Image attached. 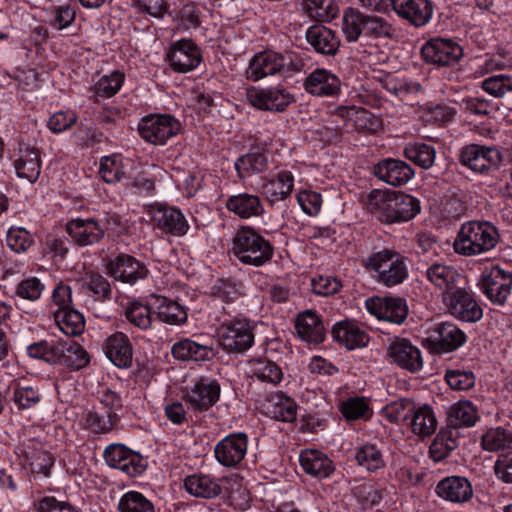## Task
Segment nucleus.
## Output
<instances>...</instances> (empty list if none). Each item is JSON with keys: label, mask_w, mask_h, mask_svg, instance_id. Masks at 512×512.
Instances as JSON below:
<instances>
[{"label": "nucleus", "mask_w": 512, "mask_h": 512, "mask_svg": "<svg viewBox=\"0 0 512 512\" xmlns=\"http://www.w3.org/2000/svg\"><path fill=\"white\" fill-rule=\"evenodd\" d=\"M211 294L221 301L234 302L245 294L241 282L233 279H218L211 287Z\"/></svg>", "instance_id": "56"}, {"label": "nucleus", "mask_w": 512, "mask_h": 512, "mask_svg": "<svg viewBox=\"0 0 512 512\" xmlns=\"http://www.w3.org/2000/svg\"><path fill=\"white\" fill-rule=\"evenodd\" d=\"M154 224L165 233L182 237L189 231V223L184 214L175 207L156 205L150 209Z\"/></svg>", "instance_id": "16"}, {"label": "nucleus", "mask_w": 512, "mask_h": 512, "mask_svg": "<svg viewBox=\"0 0 512 512\" xmlns=\"http://www.w3.org/2000/svg\"><path fill=\"white\" fill-rule=\"evenodd\" d=\"M442 302L456 319L477 322L482 318L483 311L480 305L467 290L460 286L443 296Z\"/></svg>", "instance_id": "11"}, {"label": "nucleus", "mask_w": 512, "mask_h": 512, "mask_svg": "<svg viewBox=\"0 0 512 512\" xmlns=\"http://www.w3.org/2000/svg\"><path fill=\"white\" fill-rule=\"evenodd\" d=\"M104 354L109 361L118 368L131 367L133 361V349L129 337L120 331L107 336L102 344Z\"/></svg>", "instance_id": "22"}, {"label": "nucleus", "mask_w": 512, "mask_h": 512, "mask_svg": "<svg viewBox=\"0 0 512 512\" xmlns=\"http://www.w3.org/2000/svg\"><path fill=\"white\" fill-rule=\"evenodd\" d=\"M295 329L299 338L309 344H319L325 338L323 323L313 310H306L297 316Z\"/></svg>", "instance_id": "35"}, {"label": "nucleus", "mask_w": 512, "mask_h": 512, "mask_svg": "<svg viewBox=\"0 0 512 512\" xmlns=\"http://www.w3.org/2000/svg\"><path fill=\"white\" fill-rule=\"evenodd\" d=\"M11 158L19 178L26 179L30 183L38 180L41 172V159L36 148L20 143Z\"/></svg>", "instance_id": "20"}, {"label": "nucleus", "mask_w": 512, "mask_h": 512, "mask_svg": "<svg viewBox=\"0 0 512 512\" xmlns=\"http://www.w3.org/2000/svg\"><path fill=\"white\" fill-rule=\"evenodd\" d=\"M367 266L376 272V279L386 287L401 284L408 277L405 257L391 250L374 253L367 260Z\"/></svg>", "instance_id": "4"}, {"label": "nucleus", "mask_w": 512, "mask_h": 512, "mask_svg": "<svg viewBox=\"0 0 512 512\" xmlns=\"http://www.w3.org/2000/svg\"><path fill=\"white\" fill-rule=\"evenodd\" d=\"M299 461L304 472L317 479L328 478L335 469L333 461L317 449L302 450Z\"/></svg>", "instance_id": "30"}, {"label": "nucleus", "mask_w": 512, "mask_h": 512, "mask_svg": "<svg viewBox=\"0 0 512 512\" xmlns=\"http://www.w3.org/2000/svg\"><path fill=\"white\" fill-rule=\"evenodd\" d=\"M460 161L471 171L482 174L496 168L501 161V155L493 147L471 144L462 148Z\"/></svg>", "instance_id": "14"}, {"label": "nucleus", "mask_w": 512, "mask_h": 512, "mask_svg": "<svg viewBox=\"0 0 512 512\" xmlns=\"http://www.w3.org/2000/svg\"><path fill=\"white\" fill-rule=\"evenodd\" d=\"M416 403L408 398L393 401L385 407L386 416L391 422H403L408 426Z\"/></svg>", "instance_id": "58"}, {"label": "nucleus", "mask_w": 512, "mask_h": 512, "mask_svg": "<svg viewBox=\"0 0 512 512\" xmlns=\"http://www.w3.org/2000/svg\"><path fill=\"white\" fill-rule=\"evenodd\" d=\"M152 300L148 304L140 301H133L125 308V317L130 324L141 329L147 330L152 325Z\"/></svg>", "instance_id": "49"}, {"label": "nucleus", "mask_w": 512, "mask_h": 512, "mask_svg": "<svg viewBox=\"0 0 512 512\" xmlns=\"http://www.w3.org/2000/svg\"><path fill=\"white\" fill-rule=\"evenodd\" d=\"M480 285L484 295L493 304L503 306L511 293L512 273L493 266L482 273Z\"/></svg>", "instance_id": "10"}, {"label": "nucleus", "mask_w": 512, "mask_h": 512, "mask_svg": "<svg viewBox=\"0 0 512 512\" xmlns=\"http://www.w3.org/2000/svg\"><path fill=\"white\" fill-rule=\"evenodd\" d=\"M151 300L153 312L161 322L179 326L187 321L186 309L177 301L159 295H152Z\"/></svg>", "instance_id": "33"}, {"label": "nucleus", "mask_w": 512, "mask_h": 512, "mask_svg": "<svg viewBox=\"0 0 512 512\" xmlns=\"http://www.w3.org/2000/svg\"><path fill=\"white\" fill-rule=\"evenodd\" d=\"M247 366L250 375L263 383L276 386L283 379L281 367L269 359L255 357L248 361Z\"/></svg>", "instance_id": "39"}, {"label": "nucleus", "mask_w": 512, "mask_h": 512, "mask_svg": "<svg viewBox=\"0 0 512 512\" xmlns=\"http://www.w3.org/2000/svg\"><path fill=\"white\" fill-rule=\"evenodd\" d=\"M166 60L170 67L179 73L189 72L201 62L199 48L191 40L181 39L176 41L166 54Z\"/></svg>", "instance_id": "17"}, {"label": "nucleus", "mask_w": 512, "mask_h": 512, "mask_svg": "<svg viewBox=\"0 0 512 512\" xmlns=\"http://www.w3.org/2000/svg\"><path fill=\"white\" fill-rule=\"evenodd\" d=\"M107 271L115 280L135 284L147 276L148 270L143 263L131 255L121 254L109 260Z\"/></svg>", "instance_id": "19"}, {"label": "nucleus", "mask_w": 512, "mask_h": 512, "mask_svg": "<svg viewBox=\"0 0 512 512\" xmlns=\"http://www.w3.org/2000/svg\"><path fill=\"white\" fill-rule=\"evenodd\" d=\"M405 157L423 169L432 167L435 161V149L425 143H409L404 148Z\"/></svg>", "instance_id": "50"}, {"label": "nucleus", "mask_w": 512, "mask_h": 512, "mask_svg": "<svg viewBox=\"0 0 512 512\" xmlns=\"http://www.w3.org/2000/svg\"><path fill=\"white\" fill-rule=\"evenodd\" d=\"M76 13V7L70 3L52 6L48 10V23L57 30H64L74 23Z\"/></svg>", "instance_id": "57"}, {"label": "nucleus", "mask_w": 512, "mask_h": 512, "mask_svg": "<svg viewBox=\"0 0 512 512\" xmlns=\"http://www.w3.org/2000/svg\"><path fill=\"white\" fill-rule=\"evenodd\" d=\"M346 114L353 121L354 127L358 131L375 133L380 127L379 120L364 108L356 109L352 107L346 109Z\"/></svg>", "instance_id": "59"}, {"label": "nucleus", "mask_w": 512, "mask_h": 512, "mask_svg": "<svg viewBox=\"0 0 512 512\" xmlns=\"http://www.w3.org/2000/svg\"><path fill=\"white\" fill-rule=\"evenodd\" d=\"M365 14L354 8H347L342 15L341 31L348 42H355L364 33Z\"/></svg>", "instance_id": "47"}, {"label": "nucleus", "mask_w": 512, "mask_h": 512, "mask_svg": "<svg viewBox=\"0 0 512 512\" xmlns=\"http://www.w3.org/2000/svg\"><path fill=\"white\" fill-rule=\"evenodd\" d=\"M306 40L313 49L323 55H335L340 46V39L332 29L313 25L306 31Z\"/></svg>", "instance_id": "34"}, {"label": "nucleus", "mask_w": 512, "mask_h": 512, "mask_svg": "<svg viewBox=\"0 0 512 512\" xmlns=\"http://www.w3.org/2000/svg\"><path fill=\"white\" fill-rule=\"evenodd\" d=\"M171 352L174 358L182 361H205L214 355L211 346L191 339H183L174 343Z\"/></svg>", "instance_id": "40"}, {"label": "nucleus", "mask_w": 512, "mask_h": 512, "mask_svg": "<svg viewBox=\"0 0 512 512\" xmlns=\"http://www.w3.org/2000/svg\"><path fill=\"white\" fill-rule=\"evenodd\" d=\"M421 53L426 62L446 66L455 64L463 55V50L451 39L434 38L423 45Z\"/></svg>", "instance_id": "15"}, {"label": "nucleus", "mask_w": 512, "mask_h": 512, "mask_svg": "<svg viewBox=\"0 0 512 512\" xmlns=\"http://www.w3.org/2000/svg\"><path fill=\"white\" fill-rule=\"evenodd\" d=\"M184 488L196 498L213 499L221 494L220 480L210 474L194 473L184 479Z\"/></svg>", "instance_id": "31"}, {"label": "nucleus", "mask_w": 512, "mask_h": 512, "mask_svg": "<svg viewBox=\"0 0 512 512\" xmlns=\"http://www.w3.org/2000/svg\"><path fill=\"white\" fill-rule=\"evenodd\" d=\"M332 336L348 350L362 348L369 341L366 331L358 323L350 320L336 323L332 329Z\"/></svg>", "instance_id": "29"}, {"label": "nucleus", "mask_w": 512, "mask_h": 512, "mask_svg": "<svg viewBox=\"0 0 512 512\" xmlns=\"http://www.w3.org/2000/svg\"><path fill=\"white\" fill-rule=\"evenodd\" d=\"M117 508L119 512H155L152 501L134 490L128 491L120 497Z\"/></svg>", "instance_id": "53"}, {"label": "nucleus", "mask_w": 512, "mask_h": 512, "mask_svg": "<svg viewBox=\"0 0 512 512\" xmlns=\"http://www.w3.org/2000/svg\"><path fill=\"white\" fill-rule=\"evenodd\" d=\"M444 379L447 385L456 391L470 390L475 386L476 381L474 373L465 369H448Z\"/></svg>", "instance_id": "60"}, {"label": "nucleus", "mask_w": 512, "mask_h": 512, "mask_svg": "<svg viewBox=\"0 0 512 512\" xmlns=\"http://www.w3.org/2000/svg\"><path fill=\"white\" fill-rule=\"evenodd\" d=\"M252 323L245 318H237L223 323L218 329L221 345L231 352H244L254 343Z\"/></svg>", "instance_id": "8"}, {"label": "nucleus", "mask_w": 512, "mask_h": 512, "mask_svg": "<svg viewBox=\"0 0 512 512\" xmlns=\"http://www.w3.org/2000/svg\"><path fill=\"white\" fill-rule=\"evenodd\" d=\"M45 285L40 279L30 276L21 280L15 287L14 296L23 300L35 302L40 299Z\"/></svg>", "instance_id": "61"}, {"label": "nucleus", "mask_w": 512, "mask_h": 512, "mask_svg": "<svg viewBox=\"0 0 512 512\" xmlns=\"http://www.w3.org/2000/svg\"><path fill=\"white\" fill-rule=\"evenodd\" d=\"M81 286L86 293H91L98 300L108 298L111 293L109 282L100 274H87L82 279Z\"/></svg>", "instance_id": "62"}, {"label": "nucleus", "mask_w": 512, "mask_h": 512, "mask_svg": "<svg viewBox=\"0 0 512 512\" xmlns=\"http://www.w3.org/2000/svg\"><path fill=\"white\" fill-rule=\"evenodd\" d=\"M436 494L453 503H464L473 496V488L470 481L465 477L451 476L439 481L435 488Z\"/></svg>", "instance_id": "28"}, {"label": "nucleus", "mask_w": 512, "mask_h": 512, "mask_svg": "<svg viewBox=\"0 0 512 512\" xmlns=\"http://www.w3.org/2000/svg\"><path fill=\"white\" fill-rule=\"evenodd\" d=\"M357 464L368 472H376L384 469L386 458L383 450L374 443H365L355 452Z\"/></svg>", "instance_id": "42"}, {"label": "nucleus", "mask_w": 512, "mask_h": 512, "mask_svg": "<svg viewBox=\"0 0 512 512\" xmlns=\"http://www.w3.org/2000/svg\"><path fill=\"white\" fill-rule=\"evenodd\" d=\"M54 353L57 364L65 365L74 370H80L88 365L90 359L87 351L76 341H56L54 343Z\"/></svg>", "instance_id": "32"}, {"label": "nucleus", "mask_w": 512, "mask_h": 512, "mask_svg": "<svg viewBox=\"0 0 512 512\" xmlns=\"http://www.w3.org/2000/svg\"><path fill=\"white\" fill-rule=\"evenodd\" d=\"M367 311L379 320L402 324L408 315V305L401 297H372L365 301Z\"/></svg>", "instance_id": "13"}, {"label": "nucleus", "mask_w": 512, "mask_h": 512, "mask_svg": "<svg viewBox=\"0 0 512 512\" xmlns=\"http://www.w3.org/2000/svg\"><path fill=\"white\" fill-rule=\"evenodd\" d=\"M66 232L74 243L88 246L97 243L104 236V229L92 218H75L66 224Z\"/></svg>", "instance_id": "27"}, {"label": "nucleus", "mask_w": 512, "mask_h": 512, "mask_svg": "<svg viewBox=\"0 0 512 512\" xmlns=\"http://www.w3.org/2000/svg\"><path fill=\"white\" fill-rule=\"evenodd\" d=\"M425 277L441 292L442 297L457 289L462 281L461 274L454 266L441 262L428 265Z\"/></svg>", "instance_id": "25"}, {"label": "nucleus", "mask_w": 512, "mask_h": 512, "mask_svg": "<svg viewBox=\"0 0 512 512\" xmlns=\"http://www.w3.org/2000/svg\"><path fill=\"white\" fill-rule=\"evenodd\" d=\"M266 409L272 418L283 422H293L297 416L296 402L284 394L272 396Z\"/></svg>", "instance_id": "45"}, {"label": "nucleus", "mask_w": 512, "mask_h": 512, "mask_svg": "<svg viewBox=\"0 0 512 512\" xmlns=\"http://www.w3.org/2000/svg\"><path fill=\"white\" fill-rule=\"evenodd\" d=\"M247 102L259 110L283 112L294 102V96L281 85L251 87L246 91Z\"/></svg>", "instance_id": "7"}, {"label": "nucleus", "mask_w": 512, "mask_h": 512, "mask_svg": "<svg viewBox=\"0 0 512 512\" xmlns=\"http://www.w3.org/2000/svg\"><path fill=\"white\" fill-rule=\"evenodd\" d=\"M226 208L241 219L258 217L264 212V206L260 198L250 193H239L230 196L226 201Z\"/></svg>", "instance_id": "36"}, {"label": "nucleus", "mask_w": 512, "mask_h": 512, "mask_svg": "<svg viewBox=\"0 0 512 512\" xmlns=\"http://www.w3.org/2000/svg\"><path fill=\"white\" fill-rule=\"evenodd\" d=\"M339 409L346 420H367L372 415L368 400L359 396L342 401Z\"/></svg>", "instance_id": "51"}, {"label": "nucleus", "mask_w": 512, "mask_h": 512, "mask_svg": "<svg viewBox=\"0 0 512 512\" xmlns=\"http://www.w3.org/2000/svg\"><path fill=\"white\" fill-rule=\"evenodd\" d=\"M84 427L95 434L111 432L119 421L116 412L87 410L83 413Z\"/></svg>", "instance_id": "41"}, {"label": "nucleus", "mask_w": 512, "mask_h": 512, "mask_svg": "<svg viewBox=\"0 0 512 512\" xmlns=\"http://www.w3.org/2000/svg\"><path fill=\"white\" fill-rule=\"evenodd\" d=\"M181 129L178 119L170 114H149L141 118L138 132L141 138L152 145H164Z\"/></svg>", "instance_id": "6"}, {"label": "nucleus", "mask_w": 512, "mask_h": 512, "mask_svg": "<svg viewBox=\"0 0 512 512\" xmlns=\"http://www.w3.org/2000/svg\"><path fill=\"white\" fill-rule=\"evenodd\" d=\"M106 464L118 469L129 477H137L144 473L147 461L139 453L121 443H112L103 451Z\"/></svg>", "instance_id": "9"}, {"label": "nucleus", "mask_w": 512, "mask_h": 512, "mask_svg": "<svg viewBox=\"0 0 512 512\" xmlns=\"http://www.w3.org/2000/svg\"><path fill=\"white\" fill-rule=\"evenodd\" d=\"M124 80L125 74L119 70L103 75L92 87L93 96L95 98L114 96L121 89Z\"/></svg>", "instance_id": "52"}, {"label": "nucleus", "mask_w": 512, "mask_h": 512, "mask_svg": "<svg viewBox=\"0 0 512 512\" xmlns=\"http://www.w3.org/2000/svg\"><path fill=\"white\" fill-rule=\"evenodd\" d=\"M408 426L418 436L432 435L437 428V419L432 407L425 403H416Z\"/></svg>", "instance_id": "38"}, {"label": "nucleus", "mask_w": 512, "mask_h": 512, "mask_svg": "<svg viewBox=\"0 0 512 512\" xmlns=\"http://www.w3.org/2000/svg\"><path fill=\"white\" fill-rule=\"evenodd\" d=\"M466 342V334L454 323L434 325L421 339L422 346L432 354H447L456 351Z\"/></svg>", "instance_id": "5"}, {"label": "nucleus", "mask_w": 512, "mask_h": 512, "mask_svg": "<svg viewBox=\"0 0 512 512\" xmlns=\"http://www.w3.org/2000/svg\"><path fill=\"white\" fill-rule=\"evenodd\" d=\"M229 253L243 265L262 267L274 256V246L259 230L240 226L231 238Z\"/></svg>", "instance_id": "1"}, {"label": "nucleus", "mask_w": 512, "mask_h": 512, "mask_svg": "<svg viewBox=\"0 0 512 512\" xmlns=\"http://www.w3.org/2000/svg\"><path fill=\"white\" fill-rule=\"evenodd\" d=\"M481 446L489 452L512 449V431L503 427L489 428L481 437Z\"/></svg>", "instance_id": "48"}, {"label": "nucleus", "mask_w": 512, "mask_h": 512, "mask_svg": "<svg viewBox=\"0 0 512 512\" xmlns=\"http://www.w3.org/2000/svg\"><path fill=\"white\" fill-rule=\"evenodd\" d=\"M481 87L488 94L502 98L507 92H512V76L499 74L488 77L482 81Z\"/></svg>", "instance_id": "64"}, {"label": "nucleus", "mask_w": 512, "mask_h": 512, "mask_svg": "<svg viewBox=\"0 0 512 512\" xmlns=\"http://www.w3.org/2000/svg\"><path fill=\"white\" fill-rule=\"evenodd\" d=\"M220 396V385L215 380L200 378L185 391L184 399L194 410L203 411L213 406Z\"/></svg>", "instance_id": "18"}, {"label": "nucleus", "mask_w": 512, "mask_h": 512, "mask_svg": "<svg viewBox=\"0 0 512 512\" xmlns=\"http://www.w3.org/2000/svg\"><path fill=\"white\" fill-rule=\"evenodd\" d=\"M234 167L240 178H248L262 173L268 168V157L265 153L260 152L247 153L235 161Z\"/></svg>", "instance_id": "46"}, {"label": "nucleus", "mask_w": 512, "mask_h": 512, "mask_svg": "<svg viewBox=\"0 0 512 512\" xmlns=\"http://www.w3.org/2000/svg\"><path fill=\"white\" fill-rule=\"evenodd\" d=\"M247 449V434L236 432L226 435L215 445L214 455L220 465L235 468L245 459Z\"/></svg>", "instance_id": "12"}, {"label": "nucleus", "mask_w": 512, "mask_h": 512, "mask_svg": "<svg viewBox=\"0 0 512 512\" xmlns=\"http://www.w3.org/2000/svg\"><path fill=\"white\" fill-rule=\"evenodd\" d=\"M303 88L312 96L335 97L340 93L341 81L330 70L316 68L305 78Z\"/></svg>", "instance_id": "21"}, {"label": "nucleus", "mask_w": 512, "mask_h": 512, "mask_svg": "<svg viewBox=\"0 0 512 512\" xmlns=\"http://www.w3.org/2000/svg\"><path fill=\"white\" fill-rule=\"evenodd\" d=\"M498 242V232L491 223L470 221L464 223L454 241L456 253L473 256L492 250Z\"/></svg>", "instance_id": "2"}, {"label": "nucleus", "mask_w": 512, "mask_h": 512, "mask_svg": "<svg viewBox=\"0 0 512 512\" xmlns=\"http://www.w3.org/2000/svg\"><path fill=\"white\" fill-rule=\"evenodd\" d=\"M388 356L392 362L411 372H417L423 367L420 350L405 338L396 337L390 342Z\"/></svg>", "instance_id": "24"}, {"label": "nucleus", "mask_w": 512, "mask_h": 512, "mask_svg": "<svg viewBox=\"0 0 512 512\" xmlns=\"http://www.w3.org/2000/svg\"><path fill=\"white\" fill-rule=\"evenodd\" d=\"M99 174L108 184L121 181L126 174V165L118 155L105 156L100 161Z\"/></svg>", "instance_id": "54"}, {"label": "nucleus", "mask_w": 512, "mask_h": 512, "mask_svg": "<svg viewBox=\"0 0 512 512\" xmlns=\"http://www.w3.org/2000/svg\"><path fill=\"white\" fill-rule=\"evenodd\" d=\"M394 11L416 27L425 26L432 18L430 0H391Z\"/></svg>", "instance_id": "26"}, {"label": "nucleus", "mask_w": 512, "mask_h": 512, "mask_svg": "<svg viewBox=\"0 0 512 512\" xmlns=\"http://www.w3.org/2000/svg\"><path fill=\"white\" fill-rule=\"evenodd\" d=\"M373 172L379 180L394 187L405 185L415 174L409 164L393 158H386L375 164Z\"/></svg>", "instance_id": "23"}, {"label": "nucleus", "mask_w": 512, "mask_h": 512, "mask_svg": "<svg viewBox=\"0 0 512 512\" xmlns=\"http://www.w3.org/2000/svg\"><path fill=\"white\" fill-rule=\"evenodd\" d=\"M8 247L16 252H26L33 244V236L23 227H11L6 234Z\"/></svg>", "instance_id": "63"}, {"label": "nucleus", "mask_w": 512, "mask_h": 512, "mask_svg": "<svg viewBox=\"0 0 512 512\" xmlns=\"http://www.w3.org/2000/svg\"><path fill=\"white\" fill-rule=\"evenodd\" d=\"M293 187L294 176L290 171L282 170L263 184L262 192L270 203H275L285 200Z\"/></svg>", "instance_id": "37"}, {"label": "nucleus", "mask_w": 512, "mask_h": 512, "mask_svg": "<svg viewBox=\"0 0 512 512\" xmlns=\"http://www.w3.org/2000/svg\"><path fill=\"white\" fill-rule=\"evenodd\" d=\"M479 418L477 407L469 400L456 402L448 413V420L454 427H472Z\"/></svg>", "instance_id": "44"}, {"label": "nucleus", "mask_w": 512, "mask_h": 512, "mask_svg": "<svg viewBox=\"0 0 512 512\" xmlns=\"http://www.w3.org/2000/svg\"><path fill=\"white\" fill-rule=\"evenodd\" d=\"M54 321L59 330L67 336H77L84 331V317L72 307L57 309L54 312Z\"/></svg>", "instance_id": "43"}, {"label": "nucleus", "mask_w": 512, "mask_h": 512, "mask_svg": "<svg viewBox=\"0 0 512 512\" xmlns=\"http://www.w3.org/2000/svg\"><path fill=\"white\" fill-rule=\"evenodd\" d=\"M303 66L302 60L294 53L263 51L250 60L246 75L247 78L258 81L268 76L300 72Z\"/></svg>", "instance_id": "3"}, {"label": "nucleus", "mask_w": 512, "mask_h": 512, "mask_svg": "<svg viewBox=\"0 0 512 512\" xmlns=\"http://www.w3.org/2000/svg\"><path fill=\"white\" fill-rule=\"evenodd\" d=\"M380 83L385 90L400 98L417 93L421 88L419 83L393 74L384 75Z\"/></svg>", "instance_id": "55"}]
</instances>
